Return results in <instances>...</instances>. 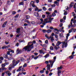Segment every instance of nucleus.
Returning a JSON list of instances; mask_svg holds the SVG:
<instances>
[{
	"label": "nucleus",
	"mask_w": 76,
	"mask_h": 76,
	"mask_svg": "<svg viewBox=\"0 0 76 76\" xmlns=\"http://www.w3.org/2000/svg\"><path fill=\"white\" fill-rule=\"evenodd\" d=\"M24 26H28V24H26V23H25L24 24Z\"/></svg>",
	"instance_id": "obj_63"
},
{
	"label": "nucleus",
	"mask_w": 76,
	"mask_h": 76,
	"mask_svg": "<svg viewBox=\"0 0 76 76\" xmlns=\"http://www.w3.org/2000/svg\"><path fill=\"white\" fill-rule=\"evenodd\" d=\"M6 74H7V75L9 76H11V75H12V74L11 73H10V72L9 71H8L6 72Z\"/></svg>",
	"instance_id": "obj_15"
},
{
	"label": "nucleus",
	"mask_w": 76,
	"mask_h": 76,
	"mask_svg": "<svg viewBox=\"0 0 76 76\" xmlns=\"http://www.w3.org/2000/svg\"><path fill=\"white\" fill-rule=\"evenodd\" d=\"M62 69V66H61L59 67H58L57 68L58 70H61Z\"/></svg>",
	"instance_id": "obj_33"
},
{
	"label": "nucleus",
	"mask_w": 76,
	"mask_h": 76,
	"mask_svg": "<svg viewBox=\"0 0 76 76\" xmlns=\"http://www.w3.org/2000/svg\"><path fill=\"white\" fill-rule=\"evenodd\" d=\"M31 23L32 24H34L35 23V21H31Z\"/></svg>",
	"instance_id": "obj_46"
},
{
	"label": "nucleus",
	"mask_w": 76,
	"mask_h": 76,
	"mask_svg": "<svg viewBox=\"0 0 76 76\" xmlns=\"http://www.w3.org/2000/svg\"><path fill=\"white\" fill-rule=\"evenodd\" d=\"M54 19V18H49V20L48 21H47V20H48V19L46 18L45 19V23H43V25H45L46 23H51V21H52V20Z\"/></svg>",
	"instance_id": "obj_2"
},
{
	"label": "nucleus",
	"mask_w": 76,
	"mask_h": 76,
	"mask_svg": "<svg viewBox=\"0 0 76 76\" xmlns=\"http://www.w3.org/2000/svg\"><path fill=\"white\" fill-rule=\"evenodd\" d=\"M1 48L2 49H4V48H5V49H7V48H8V47L7 46H4L2 47Z\"/></svg>",
	"instance_id": "obj_26"
},
{
	"label": "nucleus",
	"mask_w": 76,
	"mask_h": 76,
	"mask_svg": "<svg viewBox=\"0 0 76 76\" xmlns=\"http://www.w3.org/2000/svg\"><path fill=\"white\" fill-rule=\"evenodd\" d=\"M42 31L43 33H45V32H46V30L44 29H43Z\"/></svg>",
	"instance_id": "obj_48"
},
{
	"label": "nucleus",
	"mask_w": 76,
	"mask_h": 76,
	"mask_svg": "<svg viewBox=\"0 0 76 76\" xmlns=\"http://www.w3.org/2000/svg\"><path fill=\"white\" fill-rule=\"evenodd\" d=\"M1 67H5V66H6V65H5V64H3L2 65H1Z\"/></svg>",
	"instance_id": "obj_35"
},
{
	"label": "nucleus",
	"mask_w": 76,
	"mask_h": 76,
	"mask_svg": "<svg viewBox=\"0 0 76 76\" xmlns=\"http://www.w3.org/2000/svg\"><path fill=\"white\" fill-rule=\"evenodd\" d=\"M0 59L1 60H3V57H0Z\"/></svg>",
	"instance_id": "obj_55"
},
{
	"label": "nucleus",
	"mask_w": 76,
	"mask_h": 76,
	"mask_svg": "<svg viewBox=\"0 0 76 76\" xmlns=\"http://www.w3.org/2000/svg\"><path fill=\"white\" fill-rule=\"evenodd\" d=\"M38 8L36 7V8L35 9V11H37V12H38Z\"/></svg>",
	"instance_id": "obj_47"
},
{
	"label": "nucleus",
	"mask_w": 76,
	"mask_h": 76,
	"mask_svg": "<svg viewBox=\"0 0 76 76\" xmlns=\"http://www.w3.org/2000/svg\"><path fill=\"white\" fill-rule=\"evenodd\" d=\"M75 26H76V24H74L73 26H72V27H75Z\"/></svg>",
	"instance_id": "obj_58"
},
{
	"label": "nucleus",
	"mask_w": 76,
	"mask_h": 76,
	"mask_svg": "<svg viewBox=\"0 0 76 76\" xmlns=\"http://www.w3.org/2000/svg\"><path fill=\"white\" fill-rule=\"evenodd\" d=\"M37 58H38V56H36L34 58V59L35 60H36L37 59Z\"/></svg>",
	"instance_id": "obj_53"
},
{
	"label": "nucleus",
	"mask_w": 76,
	"mask_h": 76,
	"mask_svg": "<svg viewBox=\"0 0 76 76\" xmlns=\"http://www.w3.org/2000/svg\"><path fill=\"white\" fill-rule=\"evenodd\" d=\"M48 1L49 3H51L52 2V0H48Z\"/></svg>",
	"instance_id": "obj_60"
},
{
	"label": "nucleus",
	"mask_w": 76,
	"mask_h": 76,
	"mask_svg": "<svg viewBox=\"0 0 76 76\" xmlns=\"http://www.w3.org/2000/svg\"><path fill=\"white\" fill-rule=\"evenodd\" d=\"M21 70V69L19 68L18 69H17V72H20Z\"/></svg>",
	"instance_id": "obj_56"
},
{
	"label": "nucleus",
	"mask_w": 76,
	"mask_h": 76,
	"mask_svg": "<svg viewBox=\"0 0 76 76\" xmlns=\"http://www.w3.org/2000/svg\"><path fill=\"white\" fill-rule=\"evenodd\" d=\"M54 35V33H52L51 34V36H50V40L52 41V42H53V41H54V37L53 36Z\"/></svg>",
	"instance_id": "obj_5"
},
{
	"label": "nucleus",
	"mask_w": 76,
	"mask_h": 76,
	"mask_svg": "<svg viewBox=\"0 0 76 76\" xmlns=\"http://www.w3.org/2000/svg\"><path fill=\"white\" fill-rule=\"evenodd\" d=\"M13 66H12L11 65H10L9 66V68H8L9 70H12V68H13Z\"/></svg>",
	"instance_id": "obj_14"
},
{
	"label": "nucleus",
	"mask_w": 76,
	"mask_h": 76,
	"mask_svg": "<svg viewBox=\"0 0 76 76\" xmlns=\"http://www.w3.org/2000/svg\"><path fill=\"white\" fill-rule=\"evenodd\" d=\"M59 35L60 38H61V37H62V34L61 33L59 34Z\"/></svg>",
	"instance_id": "obj_45"
},
{
	"label": "nucleus",
	"mask_w": 76,
	"mask_h": 76,
	"mask_svg": "<svg viewBox=\"0 0 76 76\" xmlns=\"http://www.w3.org/2000/svg\"><path fill=\"white\" fill-rule=\"evenodd\" d=\"M3 57L5 58H7V59H8V56H7V54H4L3 56Z\"/></svg>",
	"instance_id": "obj_22"
},
{
	"label": "nucleus",
	"mask_w": 76,
	"mask_h": 76,
	"mask_svg": "<svg viewBox=\"0 0 76 76\" xmlns=\"http://www.w3.org/2000/svg\"><path fill=\"white\" fill-rule=\"evenodd\" d=\"M20 28H17L16 31V32H17V33H20Z\"/></svg>",
	"instance_id": "obj_17"
},
{
	"label": "nucleus",
	"mask_w": 76,
	"mask_h": 76,
	"mask_svg": "<svg viewBox=\"0 0 76 76\" xmlns=\"http://www.w3.org/2000/svg\"><path fill=\"white\" fill-rule=\"evenodd\" d=\"M62 43V42H61L60 41H58L56 43V46H58L59 45H60V44H61Z\"/></svg>",
	"instance_id": "obj_13"
},
{
	"label": "nucleus",
	"mask_w": 76,
	"mask_h": 76,
	"mask_svg": "<svg viewBox=\"0 0 76 76\" xmlns=\"http://www.w3.org/2000/svg\"><path fill=\"white\" fill-rule=\"evenodd\" d=\"M52 16L53 17L54 16H56V13L54 12H53L52 14Z\"/></svg>",
	"instance_id": "obj_37"
},
{
	"label": "nucleus",
	"mask_w": 76,
	"mask_h": 76,
	"mask_svg": "<svg viewBox=\"0 0 76 76\" xmlns=\"http://www.w3.org/2000/svg\"><path fill=\"white\" fill-rule=\"evenodd\" d=\"M26 19H28L30 18V16L29 15H26Z\"/></svg>",
	"instance_id": "obj_27"
},
{
	"label": "nucleus",
	"mask_w": 76,
	"mask_h": 76,
	"mask_svg": "<svg viewBox=\"0 0 76 76\" xmlns=\"http://www.w3.org/2000/svg\"><path fill=\"white\" fill-rule=\"evenodd\" d=\"M67 11H66V12H65L64 13V15H67Z\"/></svg>",
	"instance_id": "obj_52"
},
{
	"label": "nucleus",
	"mask_w": 76,
	"mask_h": 76,
	"mask_svg": "<svg viewBox=\"0 0 76 76\" xmlns=\"http://www.w3.org/2000/svg\"><path fill=\"white\" fill-rule=\"evenodd\" d=\"M45 37L48 39H51V37H48V34H46L45 35Z\"/></svg>",
	"instance_id": "obj_16"
},
{
	"label": "nucleus",
	"mask_w": 76,
	"mask_h": 76,
	"mask_svg": "<svg viewBox=\"0 0 76 76\" xmlns=\"http://www.w3.org/2000/svg\"><path fill=\"white\" fill-rule=\"evenodd\" d=\"M47 70H49V71H50V65L49 64H47Z\"/></svg>",
	"instance_id": "obj_11"
},
{
	"label": "nucleus",
	"mask_w": 76,
	"mask_h": 76,
	"mask_svg": "<svg viewBox=\"0 0 76 76\" xmlns=\"http://www.w3.org/2000/svg\"><path fill=\"white\" fill-rule=\"evenodd\" d=\"M42 17L43 19H44V18H45V15H42Z\"/></svg>",
	"instance_id": "obj_41"
},
{
	"label": "nucleus",
	"mask_w": 76,
	"mask_h": 76,
	"mask_svg": "<svg viewBox=\"0 0 76 76\" xmlns=\"http://www.w3.org/2000/svg\"><path fill=\"white\" fill-rule=\"evenodd\" d=\"M56 6V5L55 4H53V5H52V7H54Z\"/></svg>",
	"instance_id": "obj_64"
},
{
	"label": "nucleus",
	"mask_w": 76,
	"mask_h": 76,
	"mask_svg": "<svg viewBox=\"0 0 76 76\" xmlns=\"http://www.w3.org/2000/svg\"><path fill=\"white\" fill-rule=\"evenodd\" d=\"M24 21L25 22H26L27 23H28L29 22L28 21V20H27V19H25Z\"/></svg>",
	"instance_id": "obj_49"
},
{
	"label": "nucleus",
	"mask_w": 76,
	"mask_h": 76,
	"mask_svg": "<svg viewBox=\"0 0 76 76\" xmlns=\"http://www.w3.org/2000/svg\"><path fill=\"white\" fill-rule=\"evenodd\" d=\"M34 15H35V16L36 17H38V16H39V14H38V13H34Z\"/></svg>",
	"instance_id": "obj_24"
},
{
	"label": "nucleus",
	"mask_w": 76,
	"mask_h": 76,
	"mask_svg": "<svg viewBox=\"0 0 76 76\" xmlns=\"http://www.w3.org/2000/svg\"><path fill=\"white\" fill-rule=\"evenodd\" d=\"M44 50H45V49L43 48L42 50H40L39 52L40 54H45Z\"/></svg>",
	"instance_id": "obj_7"
},
{
	"label": "nucleus",
	"mask_w": 76,
	"mask_h": 76,
	"mask_svg": "<svg viewBox=\"0 0 76 76\" xmlns=\"http://www.w3.org/2000/svg\"><path fill=\"white\" fill-rule=\"evenodd\" d=\"M49 11H52V8H49L48 9Z\"/></svg>",
	"instance_id": "obj_61"
},
{
	"label": "nucleus",
	"mask_w": 76,
	"mask_h": 76,
	"mask_svg": "<svg viewBox=\"0 0 76 76\" xmlns=\"http://www.w3.org/2000/svg\"><path fill=\"white\" fill-rule=\"evenodd\" d=\"M52 31H51V30L50 29H49V30H47L46 31V32L48 33H50V32H51Z\"/></svg>",
	"instance_id": "obj_29"
},
{
	"label": "nucleus",
	"mask_w": 76,
	"mask_h": 76,
	"mask_svg": "<svg viewBox=\"0 0 76 76\" xmlns=\"http://www.w3.org/2000/svg\"><path fill=\"white\" fill-rule=\"evenodd\" d=\"M12 15H15L16 13V12L15 11H13L12 12Z\"/></svg>",
	"instance_id": "obj_38"
},
{
	"label": "nucleus",
	"mask_w": 76,
	"mask_h": 76,
	"mask_svg": "<svg viewBox=\"0 0 76 76\" xmlns=\"http://www.w3.org/2000/svg\"><path fill=\"white\" fill-rule=\"evenodd\" d=\"M42 9L44 10H47V8H45V7H43Z\"/></svg>",
	"instance_id": "obj_39"
},
{
	"label": "nucleus",
	"mask_w": 76,
	"mask_h": 76,
	"mask_svg": "<svg viewBox=\"0 0 76 76\" xmlns=\"http://www.w3.org/2000/svg\"><path fill=\"white\" fill-rule=\"evenodd\" d=\"M54 60H51L49 61V62L50 63V64L53 66V64H54V63L56 59V56H55L53 57Z\"/></svg>",
	"instance_id": "obj_4"
},
{
	"label": "nucleus",
	"mask_w": 76,
	"mask_h": 76,
	"mask_svg": "<svg viewBox=\"0 0 76 76\" xmlns=\"http://www.w3.org/2000/svg\"><path fill=\"white\" fill-rule=\"evenodd\" d=\"M55 38L56 39V41H58V35L57 34H55Z\"/></svg>",
	"instance_id": "obj_18"
},
{
	"label": "nucleus",
	"mask_w": 76,
	"mask_h": 76,
	"mask_svg": "<svg viewBox=\"0 0 76 76\" xmlns=\"http://www.w3.org/2000/svg\"><path fill=\"white\" fill-rule=\"evenodd\" d=\"M17 54H20L22 53V50H19V49H17L16 50Z\"/></svg>",
	"instance_id": "obj_10"
},
{
	"label": "nucleus",
	"mask_w": 76,
	"mask_h": 76,
	"mask_svg": "<svg viewBox=\"0 0 76 76\" xmlns=\"http://www.w3.org/2000/svg\"><path fill=\"white\" fill-rule=\"evenodd\" d=\"M20 60L21 61H23V58L22 57L21 58Z\"/></svg>",
	"instance_id": "obj_54"
},
{
	"label": "nucleus",
	"mask_w": 76,
	"mask_h": 76,
	"mask_svg": "<svg viewBox=\"0 0 76 76\" xmlns=\"http://www.w3.org/2000/svg\"><path fill=\"white\" fill-rule=\"evenodd\" d=\"M46 15H48L50 14V13L48 12H46Z\"/></svg>",
	"instance_id": "obj_50"
},
{
	"label": "nucleus",
	"mask_w": 76,
	"mask_h": 76,
	"mask_svg": "<svg viewBox=\"0 0 76 76\" xmlns=\"http://www.w3.org/2000/svg\"><path fill=\"white\" fill-rule=\"evenodd\" d=\"M32 2H33V4H32V1H31V2L30 4H31L32 7H35V4H34V2L33 1H32Z\"/></svg>",
	"instance_id": "obj_19"
},
{
	"label": "nucleus",
	"mask_w": 76,
	"mask_h": 76,
	"mask_svg": "<svg viewBox=\"0 0 76 76\" xmlns=\"http://www.w3.org/2000/svg\"><path fill=\"white\" fill-rule=\"evenodd\" d=\"M58 76H60V74L61 73V71L60 70H58Z\"/></svg>",
	"instance_id": "obj_20"
},
{
	"label": "nucleus",
	"mask_w": 76,
	"mask_h": 76,
	"mask_svg": "<svg viewBox=\"0 0 76 76\" xmlns=\"http://www.w3.org/2000/svg\"><path fill=\"white\" fill-rule=\"evenodd\" d=\"M10 51L9 52H7V54H8V55H10V54H10Z\"/></svg>",
	"instance_id": "obj_62"
},
{
	"label": "nucleus",
	"mask_w": 76,
	"mask_h": 76,
	"mask_svg": "<svg viewBox=\"0 0 76 76\" xmlns=\"http://www.w3.org/2000/svg\"><path fill=\"white\" fill-rule=\"evenodd\" d=\"M49 29H51L52 30H53V29H54V28H53V27L52 26H50V27Z\"/></svg>",
	"instance_id": "obj_42"
},
{
	"label": "nucleus",
	"mask_w": 76,
	"mask_h": 76,
	"mask_svg": "<svg viewBox=\"0 0 76 76\" xmlns=\"http://www.w3.org/2000/svg\"><path fill=\"white\" fill-rule=\"evenodd\" d=\"M8 50L10 52H11L12 53H14V51L13 50L10 49H9Z\"/></svg>",
	"instance_id": "obj_30"
},
{
	"label": "nucleus",
	"mask_w": 76,
	"mask_h": 76,
	"mask_svg": "<svg viewBox=\"0 0 76 76\" xmlns=\"http://www.w3.org/2000/svg\"><path fill=\"white\" fill-rule=\"evenodd\" d=\"M13 55L12 54H10L9 56V58H8V59L9 60H12L13 58Z\"/></svg>",
	"instance_id": "obj_9"
},
{
	"label": "nucleus",
	"mask_w": 76,
	"mask_h": 76,
	"mask_svg": "<svg viewBox=\"0 0 76 76\" xmlns=\"http://www.w3.org/2000/svg\"><path fill=\"white\" fill-rule=\"evenodd\" d=\"M69 58L71 60V59H72L73 58V55H71V56H69Z\"/></svg>",
	"instance_id": "obj_34"
},
{
	"label": "nucleus",
	"mask_w": 76,
	"mask_h": 76,
	"mask_svg": "<svg viewBox=\"0 0 76 76\" xmlns=\"http://www.w3.org/2000/svg\"><path fill=\"white\" fill-rule=\"evenodd\" d=\"M74 5V3L73 2H71L70 5V7H72Z\"/></svg>",
	"instance_id": "obj_25"
},
{
	"label": "nucleus",
	"mask_w": 76,
	"mask_h": 76,
	"mask_svg": "<svg viewBox=\"0 0 76 76\" xmlns=\"http://www.w3.org/2000/svg\"><path fill=\"white\" fill-rule=\"evenodd\" d=\"M54 3H55V4H56L57 6H58L59 3L58 2H57V1H56L54 2Z\"/></svg>",
	"instance_id": "obj_28"
},
{
	"label": "nucleus",
	"mask_w": 76,
	"mask_h": 76,
	"mask_svg": "<svg viewBox=\"0 0 76 76\" xmlns=\"http://www.w3.org/2000/svg\"><path fill=\"white\" fill-rule=\"evenodd\" d=\"M19 4L20 5H23V2H21V3H19Z\"/></svg>",
	"instance_id": "obj_51"
},
{
	"label": "nucleus",
	"mask_w": 76,
	"mask_h": 76,
	"mask_svg": "<svg viewBox=\"0 0 76 76\" xmlns=\"http://www.w3.org/2000/svg\"><path fill=\"white\" fill-rule=\"evenodd\" d=\"M27 66V64L26 63H25L24 65L23 66V67H26Z\"/></svg>",
	"instance_id": "obj_36"
},
{
	"label": "nucleus",
	"mask_w": 76,
	"mask_h": 76,
	"mask_svg": "<svg viewBox=\"0 0 76 76\" xmlns=\"http://www.w3.org/2000/svg\"><path fill=\"white\" fill-rule=\"evenodd\" d=\"M16 46H17V47H18L19 46V43H17L16 45Z\"/></svg>",
	"instance_id": "obj_57"
},
{
	"label": "nucleus",
	"mask_w": 76,
	"mask_h": 76,
	"mask_svg": "<svg viewBox=\"0 0 76 76\" xmlns=\"http://www.w3.org/2000/svg\"><path fill=\"white\" fill-rule=\"evenodd\" d=\"M36 43V41L35 40L33 41V42H28V45L24 47L22 49V51H27L29 52L31 51V50L34 48V44Z\"/></svg>",
	"instance_id": "obj_1"
},
{
	"label": "nucleus",
	"mask_w": 76,
	"mask_h": 76,
	"mask_svg": "<svg viewBox=\"0 0 76 76\" xmlns=\"http://www.w3.org/2000/svg\"><path fill=\"white\" fill-rule=\"evenodd\" d=\"M15 18H18L19 17V14L17 15L16 16H15Z\"/></svg>",
	"instance_id": "obj_40"
},
{
	"label": "nucleus",
	"mask_w": 76,
	"mask_h": 76,
	"mask_svg": "<svg viewBox=\"0 0 76 76\" xmlns=\"http://www.w3.org/2000/svg\"><path fill=\"white\" fill-rule=\"evenodd\" d=\"M45 44H48V40H46L45 41Z\"/></svg>",
	"instance_id": "obj_59"
},
{
	"label": "nucleus",
	"mask_w": 76,
	"mask_h": 76,
	"mask_svg": "<svg viewBox=\"0 0 76 76\" xmlns=\"http://www.w3.org/2000/svg\"><path fill=\"white\" fill-rule=\"evenodd\" d=\"M47 18H49V19H50V18H51V17H52V15H47Z\"/></svg>",
	"instance_id": "obj_23"
},
{
	"label": "nucleus",
	"mask_w": 76,
	"mask_h": 76,
	"mask_svg": "<svg viewBox=\"0 0 76 76\" xmlns=\"http://www.w3.org/2000/svg\"><path fill=\"white\" fill-rule=\"evenodd\" d=\"M63 44L62 45V48H63L64 47H67V42H66V43H65V42H63Z\"/></svg>",
	"instance_id": "obj_8"
},
{
	"label": "nucleus",
	"mask_w": 76,
	"mask_h": 76,
	"mask_svg": "<svg viewBox=\"0 0 76 76\" xmlns=\"http://www.w3.org/2000/svg\"><path fill=\"white\" fill-rule=\"evenodd\" d=\"M7 23V21H5V22H4L2 26V27H3V28H4L6 26V25Z\"/></svg>",
	"instance_id": "obj_12"
},
{
	"label": "nucleus",
	"mask_w": 76,
	"mask_h": 76,
	"mask_svg": "<svg viewBox=\"0 0 76 76\" xmlns=\"http://www.w3.org/2000/svg\"><path fill=\"white\" fill-rule=\"evenodd\" d=\"M72 32V30H69V33L67 34V36H66V40H65V41H67V39H68V37H69V33H71Z\"/></svg>",
	"instance_id": "obj_6"
},
{
	"label": "nucleus",
	"mask_w": 76,
	"mask_h": 76,
	"mask_svg": "<svg viewBox=\"0 0 76 76\" xmlns=\"http://www.w3.org/2000/svg\"><path fill=\"white\" fill-rule=\"evenodd\" d=\"M40 73H43L44 72V70H42L40 71Z\"/></svg>",
	"instance_id": "obj_43"
},
{
	"label": "nucleus",
	"mask_w": 76,
	"mask_h": 76,
	"mask_svg": "<svg viewBox=\"0 0 76 76\" xmlns=\"http://www.w3.org/2000/svg\"><path fill=\"white\" fill-rule=\"evenodd\" d=\"M1 70H6V68L4 67H1Z\"/></svg>",
	"instance_id": "obj_31"
},
{
	"label": "nucleus",
	"mask_w": 76,
	"mask_h": 76,
	"mask_svg": "<svg viewBox=\"0 0 76 76\" xmlns=\"http://www.w3.org/2000/svg\"><path fill=\"white\" fill-rule=\"evenodd\" d=\"M54 48L55 49V50H57L58 49H59V48H60V47L55 46L54 47Z\"/></svg>",
	"instance_id": "obj_21"
},
{
	"label": "nucleus",
	"mask_w": 76,
	"mask_h": 76,
	"mask_svg": "<svg viewBox=\"0 0 76 76\" xmlns=\"http://www.w3.org/2000/svg\"><path fill=\"white\" fill-rule=\"evenodd\" d=\"M50 49L51 50H53V49H54L53 48V47H50Z\"/></svg>",
	"instance_id": "obj_44"
},
{
	"label": "nucleus",
	"mask_w": 76,
	"mask_h": 76,
	"mask_svg": "<svg viewBox=\"0 0 76 76\" xmlns=\"http://www.w3.org/2000/svg\"><path fill=\"white\" fill-rule=\"evenodd\" d=\"M20 62V60H19L18 61H16L15 59H13L12 63L11 65L12 66H13V67H14L15 66H16V65H17V64H18V63H19Z\"/></svg>",
	"instance_id": "obj_3"
},
{
	"label": "nucleus",
	"mask_w": 76,
	"mask_h": 76,
	"mask_svg": "<svg viewBox=\"0 0 76 76\" xmlns=\"http://www.w3.org/2000/svg\"><path fill=\"white\" fill-rule=\"evenodd\" d=\"M50 56V55L49 54H47L46 55H45L44 56L45 58H47L48 57H49Z\"/></svg>",
	"instance_id": "obj_32"
}]
</instances>
